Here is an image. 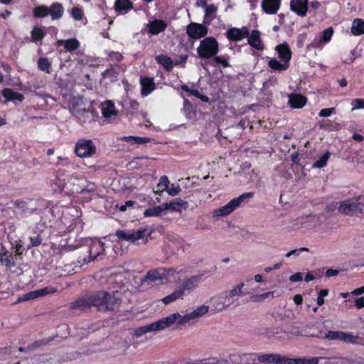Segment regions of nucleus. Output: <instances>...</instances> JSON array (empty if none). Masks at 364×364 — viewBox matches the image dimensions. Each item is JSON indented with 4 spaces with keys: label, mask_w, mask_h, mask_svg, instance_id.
Wrapping results in <instances>:
<instances>
[{
    "label": "nucleus",
    "mask_w": 364,
    "mask_h": 364,
    "mask_svg": "<svg viewBox=\"0 0 364 364\" xmlns=\"http://www.w3.org/2000/svg\"><path fill=\"white\" fill-rule=\"evenodd\" d=\"M309 0H291L290 9L296 15L305 16L308 12Z\"/></svg>",
    "instance_id": "obj_20"
},
{
    "label": "nucleus",
    "mask_w": 364,
    "mask_h": 364,
    "mask_svg": "<svg viewBox=\"0 0 364 364\" xmlns=\"http://www.w3.org/2000/svg\"><path fill=\"white\" fill-rule=\"evenodd\" d=\"M126 105L131 113L137 111L140 107L139 102L136 100H129Z\"/></svg>",
    "instance_id": "obj_54"
},
{
    "label": "nucleus",
    "mask_w": 364,
    "mask_h": 364,
    "mask_svg": "<svg viewBox=\"0 0 364 364\" xmlns=\"http://www.w3.org/2000/svg\"><path fill=\"white\" fill-rule=\"evenodd\" d=\"M355 306L358 309L364 308V297L355 298Z\"/></svg>",
    "instance_id": "obj_64"
},
{
    "label": "nucleus",
    "mask_w": 364,
    "mask_h": 364,
    "mask_svg": "<svg viewBox=\"0 0 364 364\" xmlns=\"http://www.w3.org/2000/svg\"><path fill=\"white\" fill-rule=\"evenodd\" d=\"M133 9V3L130 0H116L114 2V10L118 15H124Z\"/></svg>",
    "instance_id": "obj_22"
},
{
    "label": "nucleus",
    "mask_w": 364,
    "mask_h": 364,
    "mask_svg": "<svg viewBox=\"0 0 364 364\" xmlns=\"http://www.w3.org/2000/svg\"><path fill=\"white\" fill-rule=\"evenodd\" d=\"M33 14L36 18H45L48 16V7L46 6H38L33 9Z\"/></svg>",
    "instance_id": "obj_44"
},
{
    "label": "nucleus",
    "mask_w": 364,
    "mask_h": 364,
    "mask_svg": "<svg viewBox=\"0 0 364 364\" xmlns=\"http://www.w3.org/2000/svg\"><path fill=\"white\" fill-rule=\"evenodd\" d=\"M57 47L63 46L69 52H73L80 47V42L77 39L70 38L68 40H58L56 41Z\"/></svg>",
    "instance_id": "obj_32"
},
{
    "label": "nucleus",
    "mask_w": 364,
    "mask_h": 364,
    "mask_svg": "<svg viewBox=\"0 0 364 364\" xmlns=\"http://www.w3.org/2000/svg\"><path fill=\"white\" fill-rule=\"evenodd\" d=\"M91 306L99 311H114L119 306L121 300L105 291H98L89 296Z\"/></svg>",
    "instance_id": "obj_1"
},
{
    "label": "nucleus",
    "mask_w": 364,
    "mask_h": 364,
    "mask_svg": "<svg viewBox=\"0 0 364 364\" xmlns=\"http://www.w3.org/2000/svg\"><path fill=\"white\" fill-rule=\"evenodd\" d=\"M15 206H16V208H18L19 210H21L23 212H26L28 210L27 209L28 203L25 200H16L15 203Z\"/></svg>",
    "instance_id": "obj_61"
},
{
    "label": "nucleus",
    "mask_w": 364,
    "mask_h": 364,
    "mask_svg": "<svg viewBox=\"0 0 364 364\" xmlns=\"http://www.w3.org/2000/svg\"><path fill=\"white\" fill-rule=\"evenodd\" d=\"M74 151L80 158L91 157L96 154V145L91 139H80L75 144Z\"/></svg>",
    "instance_id": "obj_7"
},
{
    "label": "nucleus",
    "mask_w": 364,
    "mask_h": 364,
    "mask_svg": "<svg viewBox=\"0 0 364 364\" xmlns=\"http://www.w3.org/2000/svg\"><path fill=\"white\" fill-rule=\"evenodd\" d=\"M146 31L151 35H157L159 33V19H154L146 26Z\"/></svg>",
    "instance_id": "obj_41"
},
{
    "label": "nucleus",
    "mask_w": 364,
    "mask_h": 364,
    "mask_svg": "<svg viewBox=\"0 0 364 364\" xmlns=\"http://www.w3.org/2000/svg\"><path fill=\"white\" fill-rule=\"evenodd\" d=\"M219 47L217 40L213 37L204 38L197 48V53L200 59H210L218 52Z\"/></svg>",
    "instance_id": "obj_4"
},
{
    "label": "nucleus",
    "mask_w": 364,
    "mask_h": 364,
    "mask_svg": "<svg viewBox=\"0 0 364 364\" xmlns=\"http://www.w3.org/2000/svg\"><path fill=\"white\" fill-rule=\"evenodd\" d=\"M247 38L248 44L252 48H255L257 50L264 49V44L262 43L260 38V33L258 30H253L251 34L250 33V36Z\"/></svg>",
    "instance_id": "obj_31"
},
{
    "label": "nucleus",
    "mask_w": 364,
    "mask_h": 364,
    "mask_svg": "<svg viewBox=\"0 0 364 364\" xmlns=\"http://www.w3.org/2000/svg\"><path fill=\"white\" fill-rule=\"evenodd\" d=\"M164 242V250L166 255L174 254L180 247V242L174 236L167 237Z\"/></svg>",
    "instance_id": "obj_30"
},
{
    "label": "nucleus",
    "mask_w": 364,
    "mask_h": 364,
    "mask_svg": "<svg viewBox=\"0 0 364 364\" xmlns=\"http://www.w3.org/2000/svg\"><path fill=\"white\" fill-rule=\"evenodd\" d=\"M353 105L352 109H364V100L363 99H354L351 102Z\"/></svg>",
    "instance_id": "obj_59"
},
{
    "label": "nucleus",
    "mask_w": 364,
    "mask_h": 364,
    "mask_svg": "<svg viewBox=\"0 0 364 364\" xmlns=\"http://www.w3.org/2000/svg\"><path fill=\"white\" fill-rule=\"evenodd\" d=\"M269 297L274 298V291H269V292H267L264 294H262L256 295V296H253V298H255L254 301L264 300L265 299L269 298Z\"/></svg>",
    "instance_id": "obj_60"
},
{
    "label": "nucleus",
    "mask_w": 364,
    "mask_h": 364,
    "mask_svg": "<svg viewBox=\"0 0 364 364\" xmlns=\"http://www.w3.org/2000/svg\"><path fill=\"white\" fill-rule=\"evenodd\" d=\"M278 58L282 63L279 62L276 58H271L268 62V66L273 70L284 71L290 66V60L291 58V50L289 46L287 43L279 44L275 48Z\"/></svg>",
    "instance_id": "obj_2"
},
{
    "label": "nucleus",
    "mask_w": 364,
    "mask_h": 364,
    "mask_svg": "<svg viewBox=\"0 0 364 364\" xmlns=\"http://www.w3.org/2000/svg\"><path fill=\"white\" fill-rule=\"evenodd\" d=\"M56 289L51 286H47L42 289L31 291L23 296L18 297L17 302L32 300L35 298H40L56 292Z\"/></svg>",
    "instance_id": "obj_11"
},
{
    "label": "nucleus",
    "mask_w": 364,
    "mask_h": 364,
    "mask_svg": "<svg viewBox=\"0 0 364 364\" xmlns=\"http://www.w3.org/2000/svg\"><path fill=\"white\" fill-rule=\"evenodd\" d=\"M1 95H3L8 102H14V100L22 102L24 100V96L23 94L15 92L9 87H6L3 91H1Z\"/></svg>",
    "instance_id": "obj_33"
},
{
    "label": "nucleus",
    "mask_w": 364,
    "mask_h": 364,
    "mask_svg": "<svg viewBox=\"0 0 364 364\" xmlns=\"http://www.w3.org/2000/svg\"><path fill=\"white\" fill-rule=\"evenodd\" d=\"M115 235L119 241H125L129 243H135L139 240L145 239L146 242L148 237L151 235V230L146 227H142L136 230H117Z\"/></svg>",
    "instance_id": "obj_3"
},
{
    "label": "nucleus",
    "mask_w": 364,
    "mask_h": 364,
    "mask_svg": "<svg viewBox=\"0 0 364 364\" xmlns=\"http://www.w3.org/2000/svg\"><path fill=\"white\" fill-rule=\"evenodd\" d=\"M206 26L207 25L192 22L186 27V33L193 39H200L206 36L208 33V28Z\"/></svg>",
    "instance_id": "obj_12"
},
{
    "label": "nucleus",
    "mask_w": 364,
    "mask_h": 364,
    "mask_svg": "<svg viewBox=\"0 0 364 364\" xmlns=\"http://www.w3.org/2000/svg\"><path fill=\"white\" fill-rule=\"evenodd\" d=\"M188 208V203L181 198H176L170 203L161 205V215L166 210L181 212Z\"/></svg>",
    "instance_id": "obj_15"
},
{
    "label": "nucleus",
    "mask_w": 364,
    "mask_h": 364,
    "mask_svg": "<svg viewBox=\"0 0 364 364\" xmlns=\"http://www.w3.org/2000/svg\"><path fill=\"white\" fill-rule=\"evenodd\" d=\"M102 114L104 118L108 119L112 116L117 114L116 109H114V103L111 101H107L102 105Z\"/></svg>",
    "instance_id": "obj_38"
},
{
    "label": "nucleus",
    "mask_w": 364,
    "mask_h": 364,
    "mask_svg": "<svg viewBox=\"0 0 364 364\" xmlns=\"http://www.w3.org/2000/svg\"><path fill=\"white\" fill-rule=\"evenodd\" d=\"M105 251V243L100 240H94L89 245V256L87 262H90L102 255Z\"/></svg>",
    "instance_id": "obj_19"
},
{
    "label": "nucleus",
    "mask_w": 364,
    "mask_h": 364,
    "mask_svg": "<svg viewBox=\"0 0 364 364\" xmlns=\"http://www.w3.org/2000/svg\"><path fill=\"white\" fill-rule=\"evenodd\" d=\"M18 257V253H14L13 251H9L4 245L0 248V262L1 264L5 265L7 268L11 269L15 267V260Z\"/></svg>",
    "instance_id": "obj_14"
},
{
    "label": "nucleus",
    "mask_w": 364,
    "mask_h": 364,
    "mask_svg": "<svg viewBox=\"0 0 364 364\" xmlns=\"http://www.w3.org/2000/svg\"><path fill=\"white\" fill-rule=\"evenodd\" d=\"M363 198V196H360L357 198L337 203V205H339L337 207V210H338L340 213L347 215L363 214L364 212L362 208V203L359 202V200Z\"/></svg>",
    "instance_id": "obj_5"
},
{
    "label": "nucleus",
    "mask_w": 364,
    "mask_h": 364,
    "mask_svg": "<svg viewBox=\"0 0 364 364\" xmlns=\"http://www.w3.org/2000/svg\"><path fill=\"white\" fill-rule=\"evenodd\" d=\"M208 311L209 306L201 305L200 306L198 307L196 309L193 311L191 313L183 316L181 322H188L191 320L199 318L200 316H203L204 315L208 313Z\"/></svg>",
    "instance_id": "obj_25"
},
{
    "label": "nucleus",
    "mask_w": 364,
    "mask_h": 364,
    "mask_svg": "<svg viewBox=\"0 0 364 364\" xmlns=\"http://www.w3.org/2000/svg\"><path fill=\"white\" fill-rule=\"evenodd\" d=\"M280 1L281 0H262V10L269 14H276L279 9Z\"/></svg>",
    "instance_id": "obj_24"
},
{
    "label": "nucleus",
    "mask_w": 364,
    "mask_h": 364,
    "mask_svg": "<svg viewBox=\"0 0 364 364\" xmlns=\"http://www.w3.org/2000/svg\"><path fill=\"white\" fill-rule=\"evenodd\" d=\"M350 32L352 35L355 36L364 34V19L360 18L353 19Z\"/></svg>",
    "instance_id": "obj_36"
},
{
    "label": "nucleus",
    "mask_w": 364,
    "mask_h": 364,
    "mask_svg": "<svg viewBox=\"0 0 364 364\" xmlns=\"http://www.w3.org/2000/svg\"><path fill=\"white\" fill-rule=\"evenodd\" d=\"M91 306L90 296L79 297L70 304L71 309H80L83 311L89 309Z\"/></svg>",
    "instance_id": "obj_29"
},
{
    "label": "nucleus",
    "mask_w": 364,
    "mask_h": 364,
    "mask_svg": "<svg viewBox=\"0 0 364 364\" xmlns=\"http://www.w3.org/2000/svg\"><path fill=\"white\" fill-rule=\"evenodd\" d=\"M64 14V8L62 4L55 2L48 7V15H50L52 20L61 18Z\"/></svg>",
    "instance_id": "obj_34"
},
{
    "label": "nucleus",
    "mask_w": 364,
    "mask_h": 364,
    "mask_svg": "<svg viewBox=\"0 0 364 364\" xmlns=\"http://www.w3.org/2000/svg\"><path fill=\"white\" fill-rule=\"evenodd\" d=\"M243 287L244 282H240L229 292L225 293V296L222 297L223 299L222 306L218 308V310L221 311L223 309H225L232 305L236 300L235 297H238L242 294V289Z\"/></svg>",
    "instance_id": "obj_8"
},
{
    "label": "nucleus",
    "mask_w": 364,
    "mask_h": 364,
    "mask_svg": "<svg viewBox=\"0 0 364 364\" xmlns=\"http://www.w3.org/2000/svg\"><path fill=\"white\" fill-rule=\"evenodd\" d=\"M218 8L215 4H210L205 8V14L203 23L204 25L210 26L215 18V13Z\"/></svg>",
    "instance_id": "obj_35"
},
{
    "label": "nucleus",
    "mask_w": 364,
    "mask_h": 364,
    "mask_svg": "<svg viewBox=\"0 0 364 364\" xmlns=\"http://www.w3.org/2000/svg\"><path fill=\"white\" fill-rule=\"evenodd\" d=\"M203 274L193 276L189 279H185L182 283L178 286L177 289L183 296L190 294L198 285L201 281Z\"/></svg>",
    "instance_id": "obj_9"
},
{
    "label": "nucleus",
    "mask_w": 364,
    "mask_h": 364,
    "mask_svg": "<svg viewBox=\"0 0 364 364\" xmlns=\"http://www.w3.org/2000/svg\"><path fill=\"white\" fill-rule=\"evenodd\" d=\"M188 58V55L186 54L181 55L177 60H175L174 64L176 66L177 65H181L185 63L187 59Z\"/></svg>",
    "instance_id": "obj_63"
},
{
    "label": "nucleus",
    "mask_w": 364,
    "mask_h": 364,
    "mask_svg": "<svg viewBox=\"0 0 364 364\" xmlns=\"http://www.w3.org/2000/svg\"><path fill=\"white\" fill-rule=\"evenodd\" d=\"M38 68L46 72L47 73H50L51 64L49 62L47 58H40L37 62Z\"/></svg>",
    "instance_id": "obj_45"
},
{
    "label": "nucleus",
    "mask_w": 364,
    "mask_h": 364,
    "mask_svg": "<svg viewBox=\"0 0 364 364\" xmlns=\"http://www.w3.org/2000/svg\"><path fill=\"white\" fill-rule=\"evenodd\" d=\"M161 194L166 191L171 196H176L181 191V188L178 184L171 183L170 180L166 175L161 176Z\"/></svg>",
    "instance_id": "obj_17"
},
{
    "label": "nucleus",
    "mask_w": 364,
    "mask_h": 364,
    "mask_svg": "<svg viewBox=\"0 0 364 364\" xmlns=\"http://www.w3.org/2000/svg\"><path fill=\"white\" fill-rule=\"evenodd\" d=\"M329 157L330 153L328 151H326L324 154L320 156L317 161H316L313 164L312 167L316 168H322L325 167L327 164V161L329 159Z\"/></svg>",
    "instance_id": "obj_42"
},
{
    "label": "nucleus",
    "mask_w": 364,
    "mask_h": 364,
    "mask_svg": "<svg viewBox=\"0 0 364 364\" xmlns=\"http://www.w3.org/2000/svg\"><path fill=\"white\" fill-rule=\"evenodd\" d=\"M159 330V320L144 326L136 328L134 330V336L136 338L145 335L147 333Z\"/></svg>",
    "instance_id": "obj_26"
},
{
    "label": "nucleus",
    "mask_w": 364,
    "mask_h": 364,
    "mask_svg": "<svg viewBox=\"0 0 364 364\" xmlns=\"http://www.w3.org/2000/svg\"><path fill=\"white\" fill-rule=\"evenodd\" d=\"M71 15L75 20L80 21L82 18L83 12L78 7H73L71 10Z\"/></svg>",
    "instance_id": "obj_56"
},
{
    "label": "nucleus",
    "mask_w": 364,
    "mask_h": 364,
    "mask_svg": "<svg viewBox=\"0 0 364 364\" xmlns=\"http://www.w3.org/2000/svg\"><path fill=\"white\" fill-rule=\"evenodd\" d=\"M257 354L255 353H242V360L243 364H255L257 360Z\"/></svg>",
    "instance_id": "obj_47"
},
{
    "label": "nucleus",
    "mask_w": 364,
    "mask_h": 364,
    "mask_svg": "<svg viewBox=\"0 0 364 364\" xmlns=\"http://www.w3.org/2000/svg\"><path fill=\"white\" fill-rule=\"evenodd\" d=\"M140 84L141 86V94L143 97L151 94L156 87L154 80L149 77H141Z\"/></svg>",
    "instance_id": "obj_28"
},
{
    "label": "nucleus",
    "mask_w": 364,
    "mask_h": 364,
    "mask_svg": "<svg viewBox=\"0 0 364 364\" xmlns=\"http://www.w3.org/2000/svg\"><path fill=\"white\" fill-rule=\"evenodd\" d=\"M159 279V270L158 268L149 270L145 276L139 279L138 287L141 291H144L152 287Z\"/></svg>",
    "instance_id": "obj_10"
},
{
    "label": "nucleus",
    "mask_w": 364,
    "mask_h": 364,
    "mask_svg": "<svg viewBox=\"0 0 364 364\" xmlns=\"http://www.w3.org/2000/svg\"><path fill=\"white\" fill-rule=\"evenodd\" d=\"M335 111H336L335 107L324 108L320 111L318 116H319V117H323V118L328 117L331 114H334Z\"/></svg>",
    "instance_id": "obj_57"
},
{
    "label": "nucleus",
    "mask_w": 364,
    "mask_h": 364,
    "mask_svg": "<svg viewBox=\"0 0 364 364\" xmlns=\"http://www.w3.org/2000/svg\"><path fill=\"white\" fill-rule=\"evenodd\" d=\"M226 36L230 41L238 42L250 36V30L246 26L241 28H232L227 31Z\"/></svg>",
    "instance_id": "obj_16"
},
{
    "label": "nucleus",
    "mask_w": 364,
    "mask_h": 364,
    "mask_svg": "<svg viewBox=\"0 0 364 364\" xmlns=\"http://www.w3.org/2000/svg\"><path fill=\"white\" fill-rule=\"evenodd\" d=\"M119 75V70L112 66L107 68L103 73L102 76L105 78H116Z\"/></svg>",
    "instance_id": "obj_51"
},
{
    "label": "nucleus",
    "mask_w": 364,
    "mask_h": 364,
    "mask_svg": "<svg viewBox=\"0 0 364 364\" xmlns=\"http://www.w3.org/2000/svg\"><path fill=\"white\" fill-rule=\"evenodd\" d=\"M30 244L28 245V249H31L33 247H38L42 244V237L41 235H36L29 237Z\"/></svg>",
    "instance_id": "obj_53"
},
{
    "label": "nucleus",
    "mask_w": 364,
    "mask_h": 364,
    "mask_svg": "<svg viewBox=\"0 0 364 364\" xmlns=\"http://www.w3.org/2000/svg\"><path fill=\"white\" fill-rule=\"evenodd\" d=\"M145 217L159 216V206L149 208L144 212Z\"/></svg>",
    "instance_id": "obj_55"
},
{
    "label": "nucleus",
    "mask_w": 364,
    "mask_h": 364,
    "mask_svg": "<svg viewBox=\"0 0 364 364\" xmlns=\"http://www.w3.org/2000/svg\"><path fill=\"white\" fill-rule=\"evenodd\" d=\"M173 65H175L174 62L170 57L161 55V66L164 67L166 71H171L173 68Z\"/></svg>",
    "instance_id": "obj_43"
},
{
    "label": "nucleus",
    "mask_w": 364,
    "mask_h": 364,
    "mask_svg": "<svg viewBox=\"0 0 364 364\" xmlns=\"http://www.w3.org/2000/svg\"><path fill=\"white\" fill-rule=\"evenodd\" d=\"M307 102V98L301 94L291 93L289 96V105L291 108L301 109Z\"/></svg>",
    "instance_id": "obj_23"
},
{
    "label": "nucleus",
    "mask_w": 364,
    "mask_h": 364,
    "mask_svg": "<svg viewBox=\"0 0 364 364\" xmlns=\"http://www.w3.org/2000/svg\"><path fill=\"white\" fill-rule=\"evenodd\" d=\"M303 274L301 272H296L289 277V281L291 282H301L303 281Z\"/></svg>",
    "instance_id": "obj_62"
},
{
    "label": "nucleus",
    "mask_w": 364,
    "mask_h": 364,
    "mask_svg": "<svg viewBox=\"0 0 364 364\" xmlns=\"http://www.w3.org/2000/svg\"><path fill=\"white\" fill-rule=\"evenodd\" d=\"M182 297H183V296L181 295V293L179 292L178 290L176 289V290L174 292H173L172 294H171L170 295L163 297L161 299V301L164 304H170V303L174 301L177 299L182 298Z\"/></svg>",
    "instance_id": "obj_49"
},
{
    "label": "nucleus",
    "mask_w": 364,
    "mask_h": 364,
    "mask_svg": "<svg viewBox=\"0 0 364 364\" xmlns=\"http://www.w3.org/2000/svg\"><path fill=\"white\" fill-rule=\"evenodd\" d=\"M122 140L129 143L130 144H143L149 141L150 139L146 136H122Z\"/></svg>",
    "instance_id": "obj_40"
},
{
    "label": "nucleus",
    "mask_w": 364,
    "mask_h": 364,
    "mask_svg": "<svg viewBox=\"0 0 364 364\" xmlns=\"http://www.w3.org/2000/svg\"><path fill=\"white\" fill-rule=\"evenodd\" d=\"M333 33V28L331 27H329L321 32V36H320V43H328Z\"/></svg>",
    "instance_id": "obj_48"
},
{
    "label": "nucleus",
    "mask_w": 364,
    "mask_h": 364,
    "mask_svg": "<svg viewBox=\"0 0 364 364\" xmlns=\"http://www.w3.org/2000/svg\"><path fill=\"white\" fill-rule=\"evenodd\" d=\"M253 195V192L242 193L238 197L231 200L227 205H225L224 206L215 209L213 212V216L223 217L230 215L240 205L242 201H244L247 198H252Z\"/></svg>",
    "instance_id": "obj_6"
},
{
    "label": "nucleus",
    "mask_w": 364,
    "mask_h": 364,
    "mask_svg": "<svg viewBox=\"0 0 364 364\" xmlns=\"http://www.w3.org/2000/svg\"><path fill=\"white\" fill-rule=\"evenodd\" d=\"M46 32L43 28L35 27L31 31V38L33 42L41 41L46 36Z\"/></svg>",
    "instance_id": "obj_46"
},
{
    "label": "nucleus",
    "mask_w": 364,
    "mask_h": 364,
    "mask_svg": "<svg viewBox=\"0 0 364 364\" xmlns=\"http://www.w3.org/2000/svg\"><path fill=\"white\" fill-rule=\"evenodd\" d=\"M51 340H52V338H50V339L44 338L42 340L36 341L31 345L28 346L27 347V349H28V350H32L36 349L38 348H40L43 346L48 344Z\"/></svg>",
    "instance_id": "obj_52"
},
{
    "label": "nucleus",
    "mask_w": 364,
    "mask_h": 364,
    "mask_svg": "<svg viewBox=\"0 0 364 364\" xmlns=\"http://www.w3.org/2000/svg\"><path fill=\"white\" fill-rule=\"evenodd\" d=\"M220 360L216 357H211L203 360H197L193 363H183V364H218Z\"/></svg>",
    "instance_id": "obj_50"
},
{
    "label": "nucleus",
    "mask_w": 364,
    "mask_h": 364,
    "mask_svg": "<svg viewBox=\"0 0 364 364\" xmlns=\"http://www.w3.org/2000/svg\"><path fill=\"white\" fill-rule=\"evenodd\" d=\"M178 273L173 268H161V284L173 282L177 279Z\"/></svg>",
    "instance_id": "obj_27"
},
{
    "label": "nucleus",
    "mask_w": 364,
    "mask_h": 364,
    "mask_svg": "<svg viewBox=\"0 0 364 364\" xmlns=\"http://www.w3.org/2000/svg\"><path fill=\"white\" fill-rule=\"evenodd\" d=\"M257 360L264 364H288V357L276 353L259 355Z\"/></svg>",
    "instance_id": "obj_13"
},
{
    "label": "nucleus",
    "mask_w": 364,
    "mask_h": 364,
    "mask_svg": "<svg viewBox=\"0 0 364 364\" xmlns=\"http://www.w3.org/2000/svg\"><path fill=\"white\" fill-rule=\"evenodd\" d=\"M319 363V358L311 357V358H288V364H318Z\"/></svg>",
    "instance_id": "obj_37"
},
{
    "label": "nucleus",
    "mask_w": 364,
    "mask_h": 364,
    "mask_svg": "<svg viewBox=\"0 0 364 364\" xmlns=\"http://www.w3.org/2000/svg\"><path fill=\"white\" fill-rule=\"evenodd\" d=\"M210 65L211 66H219L221 65L223 68H228L230 66L229 63V57L225 55H215L211 58Z\"/></svg>",
    "instance_id": "obj_39"
},
{
    "label": "nucleus",
    "mask_w": 364,
    "mask_h": 364,
    "mask_svg": "<svg viewBox=\"0 0 364 364\" xmlns=\"http://www.w3.org/2000/svg\"><path fill=\"white\" fill-rule=\"evenodd\" d=\"M183 316L178 313L171 314L164 318H161V329L176 323V328H179L186 322H181Z\"/></svg>",
    "instance_id": "obj_21"
},
{
    "label": "nucleus",
    "mask_w": 364,
    "mask_h": 364,
    "mask_svg": "<svg viewBox=\"0 0 364 364\" xmlns=\"http://www.w3.org/2000/svg\"><path fill=\"white\" fill-rule=\"evenodd\" d=\"M325 338L328 340H338L343 341L346 343H356V340L358 337L355 336H353L351 334H348V333H344L343 331H329L326 335Z\"/></svg>",
    "instance_id": "obj_18"
},
{
    "label": "nucleus",
    "mask_w": 364,
    "mask_h": 364,
    "mask_svg": "<svg viewBox=\"0 0 364 364\" xmlns=\"http://www.w3.org/2000/svg\"><path fill=\"white\" fill-rule=\"evenodd\" d=\"M229 358L232 364H242V353H232L229 355Z\"/></svg>",
    "instance_id": "obj_58"
}]
</instances>
